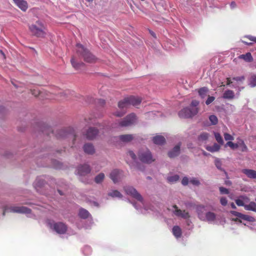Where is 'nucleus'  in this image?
Instances as JSON below:
<instances>
[{
	"mask_svg": "<svg viewBox=\"0 0 256 256\" xmlns=\"http://www.w3.org/2000/svg\"><path fill=\"white\" fill-rule=\"evenodd\" d=\"M173 208H174V212L177 216L181 217L184 219H188L190 218L189 213L186 210H182L178 208L176 205H174Z\"/></svg>",
	"mask_w": 256,
	"mask_h": 256,
	"instance_id": "9d476101",
	"label": "nucleus"
},
{
	"mask_svg": "<svg viewBox=\"0 0 256 256\" xmlns=\"http://www.w3.org/2000/svg\"><path fill=\"white\" fill-rule=\"evenodd\" d=\"M84 152L88 154H93L95 152L94 146L90 143H87L83 147Z\"/></svg>",
	"mask_w": 256,
	"mask_h": 256,
	"instance_id": "f3484780",
	"label": "nucleus"
},
{
	"mask_svg": "<svg viewBox=\"0 0 256 256\" xmlns=\"http://www.w3.org/2000/svg\"><path fill=\"white\" fill-rule=\"evenodd\" d=\"M249 85L253 88L256 86V74L252 75L249 80Z\"/></svg>",
	"mask_w": 256,
	"mask_h": 256,
	"instance_id": "e433bc0d",
	"label": "nucleus"
},
{
	"mask_svg": "<svg viewBox=\"0 0 256 256\" xmlns=\"http://www.w3.org/2000/svg\"><path fill=\"white\" fill-rule=\"evenodd\" d=\"M179 179V176L177 174L168 176V180L170 182H177Z\"/></svg>",
	"mask_w": 256,
	"mask_h": 256,
	"instance_id": "ea45409f",
	"label": "nucleus"
},
{
	"mask_svg": "<svg viewBox=\"0 0 256 256\" xmlns=\"http://www.w3.org/2000/svg\"><path fill=\"white\" fill-rule=\"evenodd\" d=\"M122 177V172L118 170H114L110 174V178L114 183L118 182Z\"/></svg>",
	"mask_w": 256,
	"mask_h": 256,
	"instance_id": "f8f14e48",
	"label": "nucleus"
},
{
	"mask_svg": "<svg viewBox=\"0 0 256 256\" xmlns=\"http://www.w3.org/2000/svg\"><path fill=\"white\" fill-rule=\"evenodd\" d=\"M119 140L124 142H131L134 138V136L132 134H122L118 136Z\"/></svg>",
	"mask_w": 256,
	"mask_h": 256,
	"instance_id": "aec40b11",
	"label": "nucleus"
},
{
	"mask_svg": "<svg viewBox=\"0 0 256 256\" xmlns=\"http://www.w3.org/2000/svg\"><path fill=\"white\" fill-rule=\"evenodd\" d=\"M154 143L156 144L162 145L166 142L165 138L162 136H156L152 138Z\"/></svg>",
	"mask_w": 256,
	"mask_h": 256,
	"instance_id": "412c9836",
	"label": "nucleus"
},
{
	"mask_svg": "<svg viewBox=\"0 0 256 256\" xmlns=\"http://www.w3.org/2000/svg\"><path fill=\"white\" fill-rule=\"evenodd\" d=\"M209 134L207 132H202L198 136V140L200 142H204L208 140Z\"/></svg>",
	"mask_w": 256,
	"mask_h": 256,
	"instance_id": "72a5a7b5",
	"label": "nucleus"
},
{
	"mask_svg": "<svg viewBox=\"0 0 256 256\" xmlns=\"http://www.w3.org/2000/svg\"><path fill=\"white\" fill-rule=\"evenodd\" d=\"M41 130L43 133L47 135H49L50 132H53L52 128L44 124L42 126Z\"/></svg>",
	"mask_w": 256,
	"mask_h": 256,
	"instance_id": "a878e982",
	"label": "nucleus"
},
{
	"mask_svg": "<svg viewBox=\"0 0 256 256\" xmlns=\"http://www.w3.org/2000/svg\"><path fill=\"white\" fill-rule=\"evenodd\" d=\"M90 170V166L86 164L81 165L78 168V173L80 176H85L89 174Z\"/></svg>",
	"mask_w": 256,
	"mask_h": 256,
	"instance_id": "ddd939ff",
	"label": "nucleus"
},
{
	"mask_svg": "<svg viewBox=\"0 0 256 256\" xmlns=\"http://www.w3.org/2000/svg\"><path fill=\"white\" fill-rule=\"evenodd\" d=\"M172 234L176 238H180L182 236V230L178 226H174L172 228Z\"/></svg>",
	"mask_w": 256,
	"mask_h": 256,
	"instance_id": "393cba45",
	"label": "nucleus"
},
{
	"mask_svg": "<svg viewBox=\"0 0 256 256\" xmlns=\"http://www.w3.org/2000/svg\"><path fill=\"white\" fill-rule=\"evenodd\" d=\"M240 198H242L244 200H249V198L244 196H241Z\"/></svg>",
	"mask_w": 256,
	"mask_h": 256,
	"instance_id": "0e129e2a",
	"label": "nucleus"
},
{
	"mask_svg": "<svg viewBox=\"0 0 256 256\" xmlns=\"http://www.w3.org/2000/svg\"><path fill=\"white\" fill-rule=\"evenodd\" d=\"M10 211L14 212L30 214L31 210L26 206H12L10 208Z\"/></svg>",
	"mask_w": 256,
	"mask_h": 256,
	"instance_id": "9b49d317",
	"label": "nucleus"
},
{
	"mask_svg": "<svg viewBox=\"0 0 256 256\" xmlns=\"http://www.w3.org/2000/svg\"><path fill=\"white\" fill-rule=\"evenodd\" d=\"M238 58L242 59L246 62H252L253 61V58L250 52H247L245 54H241L239 56Z\"/></svg>",
	"mask_w": 256,
	"mask_h": 256,
	"instance_id": "b1692460",
	"label": "nucleus"
},
{
	"mask_svg": "<svg viewBox=\"0 0 256 256\" xmlns=\"http://www.w3.org/2000/svg\"><path fill=\"white\" fill-rule=\"evenodd\" d=\"M203 154H204V155L206 156L208 155V154L204 151L203 152Z\"/></svg>",
	"mask_w": 256,
	"mask_h": 256,
	"instance_id": "774afa93",
	"label": "nucleus"
},
{
	"mask_svg": "<svg viewBox=\"0 0 256 256\" xmlns=\"http://www.w3.org/2000/svg\"><path fill=\"white\" fill-rule=\"evenodd\" d=\"M48 224L51 228H53L54 230L58 234H64L67 231V226L62 222H55L53 226L50 222H49Z\"/></svg>",
	"mask_w": 256,
	"mask_h": 256,
	"instance_id": "6e6552de",
	"label": "nucleus"
},
{
	"mask_svg": "<svg viewBox=\"0 0 256 256\" xmlns=\"http://www.w3.org/2000/svg\"><path fill=\"white\" fill-rule=\"evenodd\" d=\"M220 202L222 206H226L228 204V200L226 198L222 197L220 199Z\"/></svg>",
	"mask_w": 256,
	"mask_h": 256,
	"instance_id": "09e8293b",
	"label": "nucleus"
},
{
	"mask_svg": "<svg viewBox=\"0 0 256 256\" xmlns=\"http://www.w3.org/2000/svg\"><path fill=\"white\" fill-rule=\"evenodd\" d=\"M77 54L82 56L84 60L88 63H95L98 58L82 44H77L76 45Z\"/></svg>",
	"mask_w": 256,
	"mask_h": 256,
	"instance_id": "f257e3e1",
	"label": "nucleus"
},
{
	"mask_svg": "<svg viewBox=\"0 0 256 256\" xmlns=\"http://www.w3.org/2000/svg\"><path fill=\"white\" fill-rule=\"evenodd\" d=\"M98 132V130L94 128H90L86 134H85L86 137L88 140H92L96 137Z\"/></svg>",
	"mask_w": 256,
	"mask_h": 256,
	"instance_id": "4468645a",
	"label": "nucleus"
},
{
	"mask_svg": "<svg viewBox=\"0 0 256 256\" xmlns=\"http://www.w3.org/2000/svg\"><path fill=\"white\" fill-rule=\"evenodd\" d=\"M230 146L232 149L235 150L239 148V141L237 143H234L231 141L228 142L226 144V146Z\"/></svg>",
	"mask_w": 256,
	"mask_h": 256,
	"instance_id": "c9c22d12",
	"label": "nucleus"
},
{
	"mask_svg": "<svg viewBox=\"0 0 256 256\" xmlns=\"http://www.w3.org/2000/svg\"><path fill=\"white\" fill-rule=\"evenodd\" d=\"M214 164L216 165V166L218 170H221L222 172H224L225 174L226 175V176H228L227 172H226V170L224 169H223L222 168V162H221L219 158H216L215 159V160H214Z\"/></svg>",
	"mask_w": 256,
	"mask_h": 256,
	"instance_id": "7c9ffc66",
	"label": "nucleus"
},
{
	"mask_svg": "<svg viewBox=\"0 0 256 256\" xmlns=\"http://www.w3.org/2000/svg\"><path fill=\"white\" fill-rule=\"evenodd\" d=\"M141 102V99L134 96H130L125 98L118 103V106L120 108L124 109L128 108L130 105L137 106Z\"/></svg>",
	"mask_w": 256,
	"mask_h": 256,
	"instance_id": "7ed1b4c3",
	"label": "nucleus"
},
{
	"mask_svg": "<svg viewBox=\"0 0 256 256\" xmlns=\"http://www.w3.org/2000/svg\"><path fill=\"white\" fill-rule=\"evenodd\" d=\"M215 100V98L214 96H208L206 100V105H208L211 104L214 100Z\"/></svg>",
	"mask_w": 256,
	"mask_h": 256,
	"instance_id": "a18cd8bd",
	"label": "nucleus"
},
{
	"mask_svg": "<svg viewBox=\"0 0 256 256\" xmlns=\"http://www.w3.org/2000/svg\"><path fill=\"white\" fill-rule=\"evenodd\" d=\"M242 42H243L244 44L248 45V46H251L252 44V42H248L247 41H246V40H242Z\"/></svg>",
	"mask_w": 256,
	"mask_h": 256,
	"instance_id": "13d9d810",
	"label": "nucleus"
},
{
	"mask_svg": "<svg viewBox=\"0 0 256 256\" xmlns=\"http://www.w3.org/2000/svg\"><path fill=\"white\" fill-rule=\"evenodd\" d=\"M128 154L132 158V160H136V156L132 151H131V150L129 151L128 152Z\"/></svg>",
	"mask_w": 256,
	"mask_h": 256,
	"instance_id": "6e6d98bb",
	"label": "nucleus"
},
{
	"mask_svg": "<svg viewBox=\"0 0 256 256\" xmlns=\"http://www.w3.org/2000/svg\"><path fill=\"white\" fill-rule=\"evenodd\" d=\"M104 174L102 172H101L96 176L94 178V182L96 184H100L104 180Z\"/></svg>",
	"mask_w": 256,
	"mask_h": 256,
	"instance_id": "f704fd0d",
	"label": "nucleus"
},
{
	"mask_svg": "<svg viewBox=\"0 0 256 256\" xmlns=\"http://www.w3.org/2000/svg\"><path fill=\"white\" fill-rule=\"evenodd\" d=\"M216 218V215L214 212H208L206 214V219L208 222H214Z\"/></svg>",
	"mask_w": 256,
	"mask_h": 256,
	"instance_id": "cd10ccee",
	"label": "nucleus"
},
{
	"mask_svg": "<svg viewBox=\"0 0 256 256\" xmlns=\"http://www.w3.org/2000/svg\"><path fill=\"white\" fill-rule=\"evenodd\" d=\"M199 104V102L197 100H192L190 104V108H197Z\"/></svg>",
	"mask_w": 256,
	"mask_h": 256,
	"instance_id": "8fccbe9b",
	"label": "nucleus"
},
{
	"mask_svg": "<svg viewBox=\"0 0 256 256\" xmlns=\"http://www.w3.org/2000/svg\"><path fill=\"white\" fill-rule=\"evenodd\" d=\"M180 151V145L178 144L175 146L174 148L168 153L170 158H172L178 156Z\"/></svg>",
	"mask_w": 256,
	"mask_h": 256,
	"instance_id": "6ab92c4d",
	"label": "nucleus"
},
{
	"mask_svg": "<svg viewBox=\"0 0 256 256\" xmlns=\"http://www.w3.org/2000/svg\"><path fill=\"white\" fill-rule=\"evenodd\" d=\"M188 178L186 177H184L182 180V184L184 186H186L188 184Z\"/></svg>",
	"mask_w": 256,
	"mask_h": 256,
	"instance_id": "5fc2aeb1",
	"label": "nucleus"
},
{
	"mask_svg": "<svg viewBox=\"0 0 256 256\" xmlns=\"http://www.w3.org/2000/svg\"><path fill=\"white\" fill-rule=\"evenodd\" d=\"M219 190L221 194H228L229 190L228 188L222 186L219 188Z\"/></svg>",
	"mask_w": 256,
	"mask_h": 256,
	"instance_id": "37998d69",
	"label": "nucleus"
},
{
	"mask_svg": "<svg viewBox=\"0 0 256 256\" xmlns=\"http://www.w3.org/2000/svg\"><path fill=\"white\" fill-rule=\"evenodd\" d=\"M108 195L112 198H122V194L117 190H112L111 192H110L108 194Z\"/></svg>",
	"mask_w": 256,
	"mask_h": 256,
	"instance_id": "473e14b6",
	"label": "nucleus"
},
{
	"mask_svg": "<svg viewBox=\"0 0 256 256\" xmlns=\"http://www.w3.org/2000/svg\"><path fill=\"white\" fill-rule=\"evenodd\" d=\"M220 148V146L216 143H214L212 146H207L206 147V150L211 152H218Z\"/></svg>",
	"mask_w": 256,
	"mask_h": 256,
	"instance_id": "5701e85b",
	"label": "nucleus"
},
{
	"mask_svg": "<svg viewBox=\"0 0 256 256\" xmlns=\"http://www.w3.org/2000/svg\"><path fill=\"white\" fill-rule=\"evenodd\" d=\"M29 30L32 34L38 38H44L46 34V27L40 20H38L35 24L29 26Z\"/></svg>",
	"mask_w": 256,
	"mask_h": 256,
	"instance_id": "f03ea898",
	"label": "nucleus"
},
{
	"mask_svg": "<svg viewBox=\"0 0 256 256\" xmlns=\"http://www.w3.org/2000/svg\"><path fill=\"white\" fill-rule=\"evenodd\" d=\"M231 214H232L234 216H236L239 218H240L241 219H242L244 220H246L248 222H254V217L242 214L240 212H236V211H231Z\"/></svg>",
	"mask_w": 256,
	"mask_h": 256,
	"instance_id": "2eb2a0df",
	"label": "nucleus"
},
{
	"mask_svg": "<svg viewBox=\"0 0 256 256\" xmlns=\"http://www.w3.org/2000/svg\"><path fill=\"white\" fill-rule=\"evenodd\" d=\"M209 120L212 122V124L214 125L216 124L218 122V120L217 117L214 115H211L209 117Z\"/></svg>",
	"mask_w": 256,
	"mask_h": 256,
	"instance_id": "a19ab883",
	"label": "nucleus"
},
{
	"mask_svg": "<svg viewBox=\"0 0 256 256\" xmlns=\"http://www.w3.org/2000/svg\"><path fill=\"white\" fill-rule=\"evenodd\" d=\"M230 206L233 209H236V206H235L234 202H232L230 204Z\"/></svg>",
	"mask_w": 256,
	"mask_h": 256,
	"instance_id": "680f3d73",
	"label": "nucleus"
},
{
	"mask_svg": "<svg viewBox=\"0 0 256 256\" xmlns=\"http://www.w3.org/2000/svg\"><path fill=\"white\" fill-rule=\"evenodd\" d=\"M226 81H227L226 82H226V84L227 85H230V84H231L232 83V82L231 81L230 78H226Z\"/></svg>",
	"mask_w": 256,
	"mask_h": 256,
	"instance_id": "bf43d9fd",
	"label": "nucleus"
},
{
	"mask_svg": "<svg viewBox=\"0 0 256 256\" xmlns=\"http://www.w3.org/2000/svg\"><path fill=\"white\" fill-rule=\"evenodd\" d=\"M244 209L246 210L256 212V204L254 202H251L249 204L244 206Z\"/></svg>",
	"mask_w": 256,
	"mask_h": 256,
	"instance_id": "c85d7f7f",
	"label": "nucleus"
},
{
	"mask_svg": "<svg viewBox=\"0 0 256 256\" xmlns=\"http://www.w3.org/2000/svg\"><path fill=\"white\" fill-rule=\"evenodd\" d=\"M138 156L140 160L144 163L150 164L155 160L148 148L140 150L138 154Z\"/></svg>",
	"mask_w": 256,
	"mask_h": 256,
	"instance_id": "20e7f679",
	"label": "nucleus"
},
{
	"mask_svg": "<svg viewBox=\"0 0 256 256\" xmlns=\"http://www.w3.org/2000/svg\"><path fill=\"white\" fill-rule=\"evenodd\" d=\"M244 79H245V78L244 76H236V77H234L232 78L233 80H236V81H242Z\"/></svg>",
	"mask_w": 256,
	"mask_h": 256,
	"instance_id": "864d4df0",
	"label": "nucleus"
},
{
	"mask_svg": "<svg viewBox=\"0 0 256 256\" xmlns=\"http://www.w3.org/2000/svg\"><path fill=\"white\" fill-rule=\"evenodd\" d=\"M90 216L89 212L84 208H80L79 210L78 216L82 219H86Z\"/></svg>",
	"mask_w": 256,
	"mask_h": 256,
	"instance_id": "4be33fe9",
	"label": "nucleus"
},
{
	"mask_svg": "<svg viewBox=\"0 0 256 256\" xmlns=\"http://www.w3.org/2000/svg\"><path fill=\"white\" fill-rule=\"evenodd\" d=\"M150 34H151V35H152L153 37H154V38H156V34H155V33H154V32H152V31H151V30H150Z\"/></svg>",
	"mask_w": 256,
	"mask_h": 256,
	"instance_id": "e2e57ef3",
	"label": "nucleus"
},
{
	"mask_svg": "<svg viewBox=\"0 0 256 256\" xmlns=\"http://www.w3.org/2000/svg\"><path fill=\"white\" fill-rule=\"evenodd\" d=\"M198 112V108H186L179 112L178 115L182 118H190L196 115Z\"/></svg>",
	"mask_w": 256,
	"mask_h": 256,
	"instance_id": "423d86ee",
	"label": "nucleus"
},
{
	"mask_svg": "<svg viewBox=\"0 0 256 256\" xmlns=\"http://www.w3.org/2000/svg\"><path fill=\"white\" fill-rule=\"evenodd\" d=\"M190 182L195 186H198L200 184V181L196 178H192L190 180Z\"/></svg>",
	"mask_w": 256,
	"mask_h": 256,
	"instance_id": "3c124183",
	"label": "nucleus"
},
{
	"mask_svg": "<svg viewBox=\"0 0 256 256\" xmlns=\"http://www.w3.org/2000/svg\"><path fill=\"white\" fill-rule=\"evenodd\" d=\"M14 3L23 12H26L28 8V4L24 0H13Z\"/></svg>",
	"mask_w": 256,
	"mask_h": 256,
	"instance_id": "dca6fc26",
	"label": "nucleus"
},
{
	"mask_svg": "<svg viewBox=\"0 0 256 256\" xmlns=\"http://www.w3.org/2000/svg\"><path fill=\"white\" fill-rule=\"evenodd\" d=\"M70 62L72 66L76 70H79L82 66H84V64L83 62H76L74 58H72Z\"/></svg>",
	"mask_w": 256,
	"mask_h": 256,
	"instance_id": "2f4dec72",
	"label": "nucleus"
},
{
	"mask_svg": "<svg viewBox=\"0 0 256 256\" xmlns=\"http://www.w3.org/2000/svg\"><path fill=\"white\" fill-rule=\"evenodd\" d=\"M242 172L246 174L248 178H256V170L244 168L242 170Z\"/></svg>",
	"mask_w": 256,
	"mask_h": 256,
	"instance_id": "a211bd4d",
	"label": "nucleus"
},
{
	"mask_svg": "<svg viewBox=\"0 0 256 256\" xmlns=\"http://www.w3.org/2000/svg\"><path fill=\"white\" fill-rule=\"evenodd\" d=\"M58 192L60 195H62L63 194L62 193V191L60 190H58Z\"/></svg>",
	"mask_w": 256,
	"mask_h": 256,
	"instance_id": "338daca9",
	"label": "nucleus"
},
{
	"mask_svg": "<svg viewBox=\"0 0 256 256\" xmlns=\"http://www.w3.org/2000/svg\"><path fill=\"white\" fill-rule=\"evenodd\" d=\"M244 39L247 38L248 40H250V41H251L253 42L256 43V37H255V36H250V35L246 36L244 37Z\"/></svg>",
	"mask_w": 256,
	"mask_h": 256,
	"instance_id": "c03bdc74",
	"label": "nucleus"
},
{
	"mask_svg": "<svg viewBox=\"0 0 256 256\" xmlns=\"http://www.w3.org/2000/svg\"><path fill=\"white\" fill-rule=\"evenodd\" d=\"M136 120V116L134 113L130 114L127 116L120 123L121 126H131L134 123Z\"/></svg>",
	"mask_w": 256,
	"mask_h": 256,
	"instance_id": "1a4fd4ad",
	"label": "nucleus"
},
{
	"mask_svg": "<svg viewBox=\"0 0 256 256\" xmlns=\"http://www.w3.org/2000/svg\"><path fill=\"white\" fill-rule=\"evenodd\" d=\"M204 206H201L198 207V216L199 218L202 220H204V217L202 216V214L200 213V210L201 209H204Z\"/></svg>",
	"mask_w": 256,
	"mask_h": 256,
	"instance_id": "de8ad7c7",
	"label": "nucleus"
},
{
	"mask_svg": "<svg viewBox=\"0 0 256 256\" xmlns=\"http://www.w3.org/2000/svg\"><path fill=\"white\" fill-rule=\"evenodd\" d=\"M239 147L241 148L240 150L242 152H244L248 150V148L242 140L239 139Z\"/></svg>",
	"mask_w": 256,
	"mask_h": 256,
	"instance_id": "58836bf2",
	"label": "nucleus"
},
{
	"mask_svg": "<svg viewBox=\"0 0 256 256\" xmlns=\"http://www.w3.org/2000/svg\"><path fill=\"white\" fill-rule=\"evenodd\" d=\"M99 102L102 104V105H104L105 104V100H99Z\"/></svg>",
	"mask_w": 256,
	"mask_h": 256,
	"instance_id": "052dcab7",
	"label": "nucleus"
},
{
	"mask_svg": "<svg viewBox=\"0 0 256 256\" xmlns=\"http://www.w3.org/2000/svg\"><path fill=\"white\" fill-rule=\"evenodd\" d=\"M236 204L238 206H242L244 208V206L246 204H244V201L240 199H237L235 200Z\"/></svg>",
	"mask_w": 256,
	"mask_h": 256,
	"instance_id": "49530a36",
	"label": "nucleus"
},
{
	"mask_svg": "<svg viewBox=\"0 0 256 256\" xmlns=\"http://www.w3.org/2000/svg\"><path fill=\"white\" fill-rule=\"evenodd\" d=\"M224 136L226 140H234V137L229 134L224 133Z\"/></svg>",
	"mask_w": 256,
	"mask_h": 256,
	"instance_id": "79ce46f5",
	"label": "nucleus"
},
{
	"mask_svg": "<svg viewBox=\"0 0 256 256\" xmlns=\"http://www.w3.org/2000/svg\"><path fill=\"white\" fill-rule=\"evenodd\" d=\"M214 135L217 142L220 144L222 145L224 144V140L220 134L218 132H214Z\"/></svg>",
	"mask_w": 256,
	"mask_h": 256,
	"instance_id": "4c0bfd02",
	"label": "nucleus"
},
{
	"mask_svg": "<svg viewBox=\"0 0 256 256\" xmlns=\"http://www.w3.org/2000/svg\"><path fill=\"white\" fill-rule=\"evenodd\" d=\"M124 190L127 194L131 196L139 202H142L143 198L142 196L134 187L132 186H124Z\"/></svg>",
	"mask_w": 256,
	"mask_h": 256,
	"instance_id": "0eeeda50",
	"label": "nucleus"
},
{
	"mask_svg": "<svg viewBox=\"0 0 256 256\" xmlns=\"http://www.w3.org/2000/svg\"><path fill=\"white\" fill-rule=\"evenodd\" d=\"M56 136L58 138H70L72 139L73 144H74V140L76 139V134L74 130L71 128H68V130H60L58 131Z\"/></svg>",
	"mask_w": 256,
	"mask_h": 256,
	"instance_id": "39448f33",
	"label": "nucleus"
},
{
	"mask_svg": "<svg viewBox=\"0 0 256 256\" xmlns=\"http://www.w3.org/2000/svg\"><path fill=\"white\" fill-rule=\"evenodd\" d=\"M31 92L32 95H34V96H38L39 95L41 94V92L40 90H31Z\"/></svg>",
	"mask_w": 256,
	"mask_h": 256,
	"instance_id": "603ef678",
	"label": "nucleus"
},
{
	"mask_svg": "<svg viewBox=\"0 0 256 256\" xmlns=\"http://www.w3.org/2000/svg\"><path fill=\"white\" fill-rule=\"evenodd\" d=\"M124 112H116V114H114L116 116L120 117V116H122L124 115Z\"/></svg>",
	"mask_w": 256,
	"mask_h": 256,
	"instance_id": "4d7b16f0",
	"label": "nucleus"
},
{
	"mask_svg": "<svg viewBox=\"0 0 256 256\" xmlns=\"http://www.w3.org/2000/svg\"><path fill=\"white\" fill-rule=\"evenodd\" d=\"M208 92V89L206 87H202L200 88L198 92L200 97L202 98H204Z\"/></svg>",
	"mask_w": 256,
	"mask_h": 256,
	"instance_id": "c756f323",
	"label": "nucleus"
},
{
	"mask_svg": "<svg viewBox=\"0 0 256 256\" xmlns=\"http://www.w3.org/2000/svg\"><path fill=\"white\" fill-rule=\"evenodd\" d=\"M226 184H232V182L230 181H226Z\"/></svg>",
	"mask_w": 256,
	"mask_h": 256,
	"instance_id": "69168bd1",
	"label": "nucleus"
},
{
	"mask_svg": "<svg viewBox=\"0 0 256 256\" xmlns=\"http://www.w3.org/2000/svg\"><path fill=\"white\" fill-rule=\"evenodd\" d=\"M222 97L226 99H232L234 97V93L232 90H227L224 93Z\"/></svg>",
	"mask_w": 256,
	"mask_h": 256,
	"instance_id": "bb28decb",
	"label": "nucleus"
}]
</instances>
